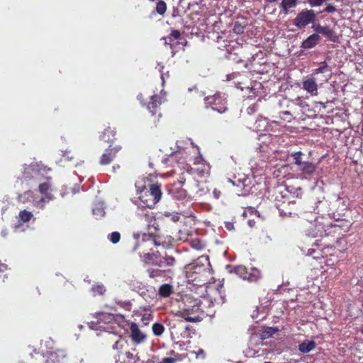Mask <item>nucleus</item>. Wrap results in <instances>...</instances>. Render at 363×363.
<instances>
[{
    "label": "nucleus",
    "mask_w": 363,
    "mask_h": 363,
    "mask_svg": "<svg viewBox=\"0 0 363 363\" xmlns=\"http://www.w3.org/2000/svg\"><path fill=\"white\" fill-rule=\"evenodd\" d=\"M348 204V200L346 198L334 195L330 199L318 201L315 211L318 214L328 216L335 220H339L349 211Z\"/></svg>",
    "instance_id": "nucleus-1"
},
{
    "label": "nucleus",
    "mask_w": 363,
    "mask_h": 363,
    "mask_svg": "<svg viewBox=\"0 0 363 363\" xmlns=\"http://www.w3.org/2000/svg\"><path fill=\"white\" fill-rule=\"evenodd\" d=\"M162 162L167 166H171L174 169L172 171V174L179 173L178 182L184 184L186 182V176L189 174L191 166L186 162V153L182 151H177L172 153L167 157L162 160Z\"/></svg>",
    "instance_id": "nucleus-2"
},
{
    "label": "nucleus",
    "mask_w": 363,
    "mask_h": 363,
    "mask_svg": "<svg viewBox=\"0 0 363 363\" xmlns=\"http://www.w3.org/2000/svg\"><path fill=\"white\" fill-rule=\"evenodd\" d=\"M137 194L141 202L147 208H152L160 201L162 192L161 184L158 182L152 183L149 185L140 186L139 182L135 184Z\"/></svg>",
    "instance_id": "nucleus-3"
},
{
    "label": "nucleus",
    "mask_w": 363,
    "mask_h": 363,
    "mask_svg": "<svg viewBox=\"0 0 363 363\" xmlns=\"http://www.w3.org/2000/svg\"><path fill=\"white\" fill-rule=\"evenodd\" d=\"M300 106L298 102L281 97L277 104V114L280 121L291 123L298 116Z\"/></svg>",
    "instance_id": "nucleus-4"
},
{
    "label": "nucleus",
    "mask_w": 363,
    "mask_h": 363,
    "mask_svg": "<svg viewBox=\"0 0 363 363\" xmlns=\"http://www.w3.org/2000/svg\"><path fill=\"white\" fill-rule=\"evenodd\" d=\"M186 276L189 282L194 286H201L209 282L211 272L203 264H192L189 265Z\"/></svg>",
    "instance_id": "nucleus-5"
},
{
    "label": "nucleus",
    "mask_w": 363,
    "mask_h": 363,
    "mask_svg": "<svg viewBox=\"0 0 363 363\" xmlns=\"http://www.w3.org/2000/svg\"><path fill=\"white\" fill-rule=\"evenodd\" d=\"M323 216L317 217L313 223H310L306 233L307 235L313 238L320 237L319 242H324L332 234L330 223L325 222Z\"/></svg>",
    "instance_id": "nucleus-6"
},
{
    "label": "nucleus",
    "mask_w": 363,
    "mask_h": 363,
    "mask_svg": "<svg viewBox=\"0 0 363 363\" xmlns=\"http://www.w3.org/2000/svg\"><path fill=\"white\" fill-rule=\"evenodd\" d=\"M201 313L200 301L196 299L194 301L192 306L186 305L182 311L178 312L177 315L188 322L196 323L202 320Z\"/></svg>",
    "instance_id": "nucleus-7"
},
{
    "label": "nucleus",
    "mask_w": 363,
    "mask_h": 363,
    "mask_svg": "<svg viewBox=\"0 0 363 363\" xmlns=\"http://www.w3.org/2000/svg\"><path fill=\"white\" fill-rule=\"evenodd\" d=\"M204 101L206 107H211L220 113L225 112L228 109L226 97L220 92L206 96Z\"/></svg>",
    "instance_id": "nucleus-8"
},
{
    "label": "nucleus",
    "mask_w": 363,
    "mask_h": 363,
    "mask_svg": "<svg viewBox=\"0 0 363 363\" xmlns=\"http://www.w3.org/2000/svg\"><path fill=\"white\" fill-rule=\"evenodd\" d=\"M315 18L316 14L313 10L305 9L296 15L293 24L298 29H302L313 23Z\"/></svg>",
    "instance_id": "nucleus-9"
},
{
    "label": "nucleus",
    "mask_w": 363,
    "mask_h": 363,
    "mask_svg": "<svg viewBox=\"0 0 363 363\" xmlns=\"http://www.w3.org/2000/svg\"><path fill=\"white\" fill-rule=\"evenodd\" d=\"M302 155L303 153L301 151L291 154L294 164L298 167V170L304 175L311 176L315 172L317 165L309 161H303Z\"/></svg>",
    "instance_id": "nucleus-10"
},
{
    "label": "nucleus",
    "mask_w": 363,
    "mask_h": 363,
    "mask_svg": "<svg viewBox=\"0 0 363 363\" xmlns=\"http://www.w3.org/2000/svg\"><path fill=\"white\" fill-rule=\"evenodd\" d=\"M177 264V260L174 257L165 255L164 257H160L155 267H158L163 270H169L167 274L169 278H172L174 274V267Z\"/></svg>",
    "instance_id": "nucleus-11"
},
{
    "label": "nucleus",
    "mask_w": 363,
    "mask_h": 363,
    "mask_svg": "<svg viewBox=\"0 0 363 363\" xmlns=\"http://www.w3.org/2000/svg\"><path fill=\"white\" fill-rule=\"evenodd\" d=\"M318 242V240H316L314 244L315 245L321 246L323 247L321 249H308L307 255L311 256L313 259H320V257H328V252L330 250H335V248H333V247H330L326 241L320 242V243H319Z\"/></svg>",
    "instance_id": "nucleus-12"
},
{
    "label": "nucleus",
    "mask_w": 363,
    "mask_h": 363,
    "mask_svg": "<svg viewBox=\"0 0 363 363\" xmlns=\"http://www.w3.org/2000/svg\"><path fill=\"white\" fill-rule=\"evenodd\" d=\"M121 150V145H116L113 147L109 145L108 147L106 149L105 152L100 157L99 163L101 165H107L111 163L116 157V154Z\"/></svg>",
    "instance_id": "nucleus-13"
},
{
    "label": "nucleus",
    "mask_w": 363,
    "mask_h": 363,
    "mask_svg": "<svg viewBox=\"0 0 363 363\" xmlns=\"http://www.w3.org/2000/svg\"><path fill=\"white\" fill-rule=\"evenodd\" d=\"M330 236L333 238V240H330V238L325 241L329 245L330 247H333L335 248V250H337L339 253H343L347 249V241L343 237H340V235H337L335 234H331Z\"/></svg>",
    "instance_id": "nucleus-14"
},
{
    "label": "nucleus",
    "mask_w": 363,
    "mask_h": 363,
    "mask_svg": "<svg viewBox=\"0 0 363 363\" xmlns=\"http://www.w3.org/2000/svg\"><path fill=\"white\" fill-rule=\"evenodd\" d=\"M335 222L339 223H330L331 231L333 236H335V234L340 235L341 234V230H343L344 232H347L352 225L351 220L344 217H341V219L335 220Z\"/></svg>",
    "instance_id": "nucleus-15"
},
{
    "label": "nucleus",
    "mask_w": 363,
    "mask_h": 363,
    "mask_svg": "<svg viewBox=\"0 0 363 363\" xmlns=\"http://www.w3.org/2000/svg\"><path fill=\"white\" fill-rule=\"evenodd\" d=\"M166 101L164 96L161 94H154L150 97V101L147 104V108L152 115L157 113L160 105Z\"/></svg>",
    "instance_id": "nucleus-16"
},
{
    "label": "nucleus",
    "mask_w": 363,
    "mask_h": 363,
    "mask_svg": "<svg viewBox=\"0 0 363 363\" xmlns=\"http://www.w3.org/2000/svg\"><path fill=\"white\" fill-rule=\"evenodd\" d=\"M39 191L43 196L38 201V203L43 202H49L54 199L52 194L51 185L49 182H44L39 185Z\"/></svg>",
    "instance_id": "nucleus-17"
},
{
    "label": "nucleus",
    "mask_w": 363,
    "mask_h": 363,
    "mask_svg": "<svg viewBox=\"0 0 363 363\" xmlns=\"http://www.w3.org/2000/svg\"><path fill=\"white\" fill-rule=\"evenodd\" d=\"M130 337L134 343L140 344L143 342L146 335L140 330L138 325L135 323H131L130 325Z\"/></svg>",
    "instance_id": "nucleus-18"
},
{
    "label": "nucleus",
    "mask_w": 363,
    "mask_h": 363,
    "mask_svg": "<svg viewBox=\"0 0 363 363\" xmlns=\"http://www.w3.org/2000/svg\"><path fill=\"white\" fill-rule=\"evenodd\" d=\"M99 138L101 141L109 143L112 145L113 143L116 140V130L115 128L108 127L104 130Z\"/></svg>",
    "instance_id": "nucleus-19"
},
{
    "label": "nucleus",
    "mask_w": 363,
    "mask_h": 363,
    "mask_svg": "<svg viewBox=\"0 0 363 363\" xmlns=\"http://www.w3.org/2000/svg\"><path fill=\"white\" fill-rule=\"evenodd\" d=\"M331 68L328 66L327 62L324 61L320 62V67L313 71V75H315L320 73L323 74L324 79H323V81L328 82L331 77Z\"/></svg>",
    "instance_id": "nucleus-20"
},
{
    "label": "nucleus",
    "mask_w": 363,
    "mask_h": 363,
    "mask_svg": "<svg viewBox=\"0 0 363 363\" xmlns=\"http://www.w3.org/2000/svg\"><path fill=\"white\" fill-rule=\"evenodd\" d=\"M303 89L311 96L318 94V85L313 77L307 79L303 82Z\"/></svg>",
    "instance_id": "nucleus-21"
},
{
    "label": "nucleus",
    "mask_w": 363,
    "mask_h": 363,
    "mask_svg": "<svg viewBox=\"0 0 363 363\" xmlns=\"http://www.w3.org/2000/svg\"><path fill=\"white\" fill-rule=\"evenodd\" d=\"M169 272V270H163V269H160L158 267L157 268L151 267L147 269V274L148 277L151 279H169V277H167V274Z\"/></svg>",
    "instance_id": "nucleus-22"
},
{
    "label": "nucleus",
    "mask_w": 363,
    "mask_h": 363,
    "mask_svg": "<svg viewBox=\"0 0 363 363\" xmlns=\"http://www.w3.org/2000/svg\"><path fill=\"white\" fill-rule=\"evenodd\" d=\"M320 41V36L318 33H313L302 42L301 48L303 49H311Z\"/></svg>",
    "instance_id": "nucleus-23"
},
{
    "label": "nucleus",
    "mask_w": 363,
    "mask_h": 363,
    "mask_svg": "<svg viewBox=\"0 0 363 363\" xmlns=\"http://www.w3.org/2000/svg\"><path fill=\"white\" fill-rule=\"evenodd\" d=\"M160 257V253L159 252L152 253H145L141 256V259L143 263L145 264H152L156 266L159 259Z\"/></svg>",
    "instance_id": "nucleus-24"
},
{
    "label": "nucleus",
    "mask_w": 363,
    "mask_h": 363,
    "mask_svg": "<svg viewBox=\"0 0 363 363\" xmlns=\"http://www.w3.org/2000/svg\"><path fill=\"white\" fill-rule=\"evenodd\" d=\"M318 33H320L327 37L330 40L335 41V35L334 30L328 26H323L318 25L315 28Z\"/></svg>",
    "instance_id": "nucleus-25"
},
{
    "label": "nucleus",
    "mask_w": 363,
    "mask_h": 363,
    "mask_svg": "<svg viewBox=\"0 0 363 363\" xmlns=\"http://www.w3.org/2000/svg\"><path fill=\"white\" fill-rule=\"evenodd\" d=\"M152 233H151V234H145V233L143 234L142 238H141V240H140V239H138V240L137 242V244L135 245V247L133 248L134 251L137 250L140 247V246L141 245V242H151L155 246H160V242H159L157 240L155 237H152Z\"/></svg>",
    "instance_id": "nucleus-26"
},
{
    "label": "nucleus",
    "mask_w": 363,
    "mask_h": 363,
    "mask_svg": "<svg viewBox=\"0 0 363 363\" xmlns=\"http://www.w3.org/2000/svg\"><path fill=\"white\" fill-rule=\"evenodd\" d=\"M316 347V343L313 340H305L298 345V350L301 352L306 354L313 350Z\"/></svg>",
    "instance_id": "nucleus-27"
},
{
    "label": "nucleus",
    "mask_w": 363,
    "mask_h": 363,
    "mask_svg": "<svg viewBox=\"0 0 363 363\" xmlns=\"http://www.w3.org/2000/svg\"><path fill=\"white\" fill-rule=\"evenodd\" d=\"M298 5V0H281L280 7L284 14H288L289 9Z\"/></svg>",
    "instance_id": "nucleus-28"
},
{
    "label": "nucleus",
    "mask_w": 363,
    "mask_h": 363,
    "mask_svg": "<svg viewBox=\"0 0 363 363\" xmlns=\"http://www.w3.org/2000/svg\"><path fill=\"white\" fill-rule=\"evenodd\" d=\"M173 293V287L169 284L161 285L158 290V294L163 298H167Z\"/></svg>",
    "instance_id": "nucleus-29"
},
{
    "label": "nucleus",
    "mask_w": 363,
    "mask_h": 363,
    "mask_svg": "<svg viewBox=\"0 0 363 363\" xmlns=\"http://www.w3.org/2000/svg\"><path fill=\"white\" fill-rule=\"evenodd\" d=\"M260 271L256 268H252L250 272H248L245 279L250 282H255L260 278Z\"/></svg>",
    "instance_id": "nucleus-30"
},
{
    "label": "nucleus",
    "mask_w": 363,
    "mask_h": 363,
    "mask_svg": "<svg viewBox=\"0 0 363 363\" xmlns=\"http://www.w3.org/2000/svg\"><path fill=\"white\" fill-rule=\"evenodd\" d=\"M181 33L178 30H172L171 33L167 36L164 37L163 39L164 40V44L166 45H172V43L174 40H177L180 38Z\"/></svg>",
    "instance_id": "nucleus-31"
},
{
    "label": "nucleus",
    "mask_w": 363,
    "mask_h": 363,
    "mask_svg": "<svg viewBox=\"0 0 363 363\" xmlns=\"http://www.w3.org/2000/svg\"><path fill=\"white\" fill-rule=\"evenodd\" d=\"M140 360L138 354H133L130 352H126L122 363H138Z\"/></svg>",
    "instance_id": "nucleus-32"
},
{
    "label": "nucleus",
    "mask_w": 363,
    "mask_h": 363,
    "mask_svg": "<svg viewBox=\"0 0 363 363\" xmlns=\"http://www.w3.org/2000/svg\"><path fill=\"white\" fill-rule=\"evenodd\" d=\"M19 219L23 223L29 222L33 217V213L27 210H23L19 212Z\"/></svg>",
    "instance_id": "nucleus-33"
},
{
    "label": "nucleus",
    "mask_w": 363,
    "mask_h": 363,
    "mask_svg": "<svg viewBox=\"0 0 363 363\" xmlns=\"http://www.w3.org/2000/svg\"><path fill=\"white\" fill-rule=\"evenodd\" d=\"M167 6L166 2L163 0H160L156 4L155 11L158 14L164 16L167 11Z\"/></svg>",
    "instance_id": "nucleus-34"
},
{
    "label": "nucleus",
    "mask_w": 363,
    "mask_h": 363,
    "mask_svg": "<svg viewBox=\"0 0 363 363\" xmlns=\"http://www.w3.org/2000/svg\"><path fill=\"white\" fill-rule=\"evenodd\" d=\"M235 273L240 276L243 279H245L247 274H248L247 269L245 266H237L234 268Z\"/></svg>",
    "instance_id": "nucleus-35"
},
{
    "label": "nucleus",
    "mask_w": 363,
    "mask_h": 363,
    "mask_svg": "<svg viewBox=\"0 0 363 363\" xmlns=\"http://www.w3.org/2000/svg\"><path fill=\"white\" fill-rule=\"evenodd\" d=\"M152 332L156 336H160L164 331V327L162 323H155L152 325Z\"/></svg>",
    "instance_id": "nucleus-36"
},
{
    "label": "nucleus",
    "mask_w": 363,
    "mask_h": 363,
    "mask_svg": "<svg viewBox=\"0 0 363 363\" xmlns=\"http://www.w3.org/2000/svg\"><path fill=\"white\" fill-rule=\"evenodd\" d=\"M245 24H242L238 21H235L234 25H233V30L235 33L236 34H242L244 33L245 31Z\"/></svg>",
    "instance_id": "nucleus-37"
},
{
    "label": "nucleus",
    "mask_w": 363,
    "mask_h": 363,
    "mask_svg": "<svg viewBox=\"0 0 363 363\" xmlns=\"http://www.w3.org/2000/svg\"><path fill=\"white\" fill-rule=\"evenodd\" d=\"M108 239L113 243L116 244L121 240V234L117 232H112L111 233L108 235Z\"/></svg>",
    "instance_id": "nucleus-38"
},
{
    "label": "nucleus",
    "mask_w": 363,
    "mask_h": 363,
    "mask_svg": "<svg viewBox=\"0 0 363 363\" xmlns=\"http://www.w3.org/2000/svg\"><path fill=\"white\" fill-rule=\"evenodd\" d=\"M33 197V192L31 191H27L24 192L23 194L18 196V201L23 203H26V201L29 200Z\"/></svg>",
    "instance_id": "nucleus-39"
},
{
    "label": "nucleus",
    "mask_w": 363,
    "mask_h": 363,
    "mask_svg": "<svg viewBox=\"0 0 363 363\" xmlns=\"http://www.w3.org/2000/svg\"><path fill=\"white\" fill-rule=\"evenodd\" d=\"M45 363H61L60 357L56 353H51L45 362Z\"/></svg>",
    "instance_id": "nucleus-40"
},
{
    "label": "nucleus",
    "mask_w": 363,
    "mask_h": 363,
    "mask_svg": "<svg viewBox=\"0 0 363 363\" xmlns=\"http://www.w3.org/2000/svg\"><path fill=\"white\" fill-rule=\"evenodd\" d=\"M174 197L177 199H185L187 196L186 191L182 189H179L177 192L174 193Z\"/></svg>",
    "instance_id": "nucleus-41"
},
{
    "label": "nucleus",
    "mask_w": 363,
    "mask_h": 363,
    "mask_svg": "<svg viewBox=\"0 0 363 363\" xmlns=\"http://www.w3.org/2000/svg\"><path fill=\"white\" fill-rule=\"evenodd\" d=\"M278 331H279V330L277 328H267L265 330V331H264L263 336L264 337H269L272 336V335H274V333H276Z\"/></svg>",
    "instance_id": "nucleus-42"
},
{
    "label": "nucleus",
    "mask_w": 363,
    "mask_h": 363,
    "mask_svg": "<svg viewBox=\"0 0 363 363\" xmlns=\"http://www.w3.org/2000/svg\"><path fill=\"white\" fill-rule=\"evenodd\" d=\"M328 0H307L308 3L312 6H320Z\"/></svg>",
    "instance_id": "nucleus-43"
},
{
    "label": "nucleus",
    "mask_w": 363,
    "mask_h": 363,
    "mask_svg": "<svg viewBox=\"0 0 363 363\" xmlns=\"http://www.w3.org/2000/svg\"><path fill=\"white\" fill-rule=\"evenodd\" d=\"M337 11L336 7L331 4H327L325 8L323 10L322 12L333 13Z\"/></svg>",
    "instance_id": "nucleus-44"
},
{
    "label": "nucleus",
    "mask_w": 363,
    "mask_h": 363,
    "mask_svg": "<svg viewBox=\"0 0 363 363\" xmlns=\"http://www.w3.org/2000/svg\"><path fill=\"white\" fill-rule=\"evenodd\" d=\"M149 227H152L155 230V231H157L159 230V225L156 221V219L153 217H150V220L149 221L148 224Z\"/></svg>",
    "instance_id": "nucleus-45"
},
{
    "label": "nucleus",
    "mask_w": 363,
    "mask_h": 363,
    "mask_svg": "<svg viewBox=\"0 0 363 363\" xmlns=\"http://www.w3.org/2000/svg\"><path fill=\"white\" fill-rule=\"evenodd\" d=\"M92 289L94 291H96L99 294L101 295L103 294L105 291V288L103 285L94 286Z\"/></svg>",
    "instance_id": "nucleus-46"
},
{
    "label": "nucleus",
    "mask_w": 363,
    "mask_h": 363,
    "mask_svg": "<svg viewBox=\"0 0 363 363\" xmlns=\"http://www.w3.org/2000/svg\"><path fill=\"white\" fill-rule=\"evenodd\" d=\"M123 346V342L119 339L118 340L116 341V342L114 343L113 346V348L114 350H119V349H121Z\"/></svg>",
    "instance_id": "nucleus-47"
},
{
    "label": "nucleus",
    "mask_w": 363,
    "mask_h": 363,
    "mask_svg": "<svg viewBox=\"0 0 363 363\" xmlns=\"http://www.w3.org/2000/svg\"><path fill=\"white\" fill-rule=\"evenodd\" d=\"M176 359L172 357H164L162 359V362L158 363H175Z\"/></svg>",
    "instance_id": "nucleus-48"
},
{
    "label": "nucleus",
    "mask_w": 363,
    "mask_h": 363,
    "mask_svg": "<svg viewBox=\"0 0 363 363\" xmlns=\"http://www.w3.org/2000/svg\"><path fill=\"white\" fill-rule=\"evenodd\" d=\"M213 194L215 199H218L221 196V191L218 189H214Z\"/></svg>",
    "instance_id": "nucleus-49"
},
{
    "label": "nucleus",
    "mask_w": 363,
    "mask_h": 363,
    "mask_svg": "<svg viewBox=\"0 0 363 363\" xmlns=\"http://www.w3.org/2000/svg\"><path fill=\"white\" fill-rule=\"evenodd\" d=\"M8 269V266L0 260V272H4Z\"/></svg>",
    "instance_id": "nucleus-50"
},
{
    "label": "nucleus",
    "mask_w": 363,
    "mask_h": 363,
    "mask_svg": "<svg viewBox=\"0 0 363 363\" xmlns=\"http://www.w3.org/2000/svg\"><path fill=\"white\" fill-rule=\"evenodd\" d=\"M104 318H106L108 322H111L114 319V317L111 314L103 315Z\"/></svg>",
    "instance_id": "nucleus-51"
},
{
    "label": "nucleus",
    "mask_w": 363,
    "mask_h": 363,
    "mask_svg": "<svg viewBox=\"0 0 363 363\" xmlns=\"http://www.w3.org/2000/svg\"><path fill=\"white\" fill-rule=\"evenodd\" d=\"M160 72H161V79H162V83H164V78H165V77L167 78L169 77L168 72L166 74L162 72V71L161 69L160 70Z\"/></svg>",
    "instance_id": "nucleus-52"
},
{
    "label": "nucleus",
    "mask_w": 363,
    "mask_h": 363,
    "mask_svg": "<svg viewBox=\"0 0 363 363\" xmlns=\"http://www.w3.org/2000/svg\"><path fill=\"white\" fill-rule=\"evenodd\" d=\"M225 228L228 230H231L234 229L233 224L232 223H229V222L225 223Z\"/></svg>",
    "instance_id": "nucleus-53"
},
{
    "label": "nucleus",
    "mask_w": 363,
    "mask_h": 363,
    "mask_svg": "<svg viewBox=\"0 0 363 363\" xmlns=\"http://www.w3.org/2000/svg\"><path fill=\"white\" fill-rule=\"evenodd\" d=\"M328 253V256H333V255L337 256V253H339V252L337 250H330Z\"/></svg>",
    "instance_id": "nucleus-54"
},
{
    "label": "nucleus",
    "mask_w": 363,
    "mask_h": 363,
    "mask_svg": "<svg viewBox=\"0 0 363 363\" xmlns=\"http://www.w3.org/2000/svg\"><path fill=\"white\" fill-rule=\"evenodd\" d=\"M255 111H256V105H255V104H254V105H252V106H250V107L248 108V113H252V112H255Z\"/></svg>",
    "instance_id": "nucleus-55"
},
{
    "label": "nucleus",
    "mask_w": 363,
    "mask_h": 363,
    "mask_svg": "<svg viewBox=\"0 0 363 363\" xmlns=\"http://www.w3.org/2000/svg\"><path fill=\"white\" fill-rule=\"evenodd\" d=\"M285 203V202L284 201L281 204H277V208L279 209V211L282 213L284 211V208H283V205Z\"/></svg>",
    "instance_id": "nucleus-56"
},
{
    "label": "nucleus",
    "mask_w": 363,
    "mask_h": 363,
    "mask_svg": "<svg viewBox=\"0 0 363 363\" xmlns=\"http://www.w3.org/2000/svg\"><path fill=\"white\" fill-rule=\"evenodd\" d=\"M199 242H200V241H199V240H194V241L192 242V245H193L194 247H197L196 245H197V243H199Z\"/></svg>",
    "instance_id": "nucleus-57"
},
{
    "label": "nucleus",
    "mask_w": 363,
    "mask_h": 363,
    "mask_svg": "<svg viewBox=\"0 0 363 363\" xmlns=\"http://www.w3.org/2000/svg\"><path fill=\"white\" fill-rule=\"evenodd\" d=\"M150 316H151L150 315H147V316H146V315H143V318H142V320H143V321L148 320Z\"/></svg>",
    "instance_id": "nucleus-58"
},
{
    "label": "nucleus",
    "mask_w": 363,
    "mask_h": 363,
    "mask_svg": "<svg viewBox=\"0 0 363 363\" xmlns=\"http://www.w3.org/2000/svg\"><path fill=\"white\" fill-rule=\"evenodd\" d=\"M137 98H138V99L139 101H140L141 102H143V101L144 100V99H143V94H139V95L138 96V97H137Z\"/></svg>",
    "instance_id": "nucleus-59"
},
{
    "label": "nucleus",
    "mask_w": 363,
    "mask_h": 363,
    "mask_svg": "<svg viewBox=\"0 0 363 363\" xmlns=\"http://www.w3.org/2000/svg\"><path fill=\"white\" fill-rule=\"evenodd\" d=\"M318 104L324 108L326 107L325 104L323 102H318Z\"/></svg>",
    "instance_id": "nucleus-60"
},
{
    "label": "nucleus",
    "mask_w": 363,
    "mask_h": 363,
    "mask_svg": "<svg viewBox=\"0 0 363 363\" xmlns=\"http://www.w3.org/2000/svg\"><path fill=\"white\" fill-rule=\"evenodd\" d=\"M6 235H7V232H6V230H2V231H1V235H2L3 237H6Z\"/></svg>",
    "instance_id": "nucleus-61"
},
{
    "label": "nucleus",
    "mask_w": 363,
    "mask_h": 363,
    "mask_svg": "<svg viewBox=\"0 0 363 363\" xmlns=\"http://www.w3.org/2000/svg\"><path fill=\"white\" fill-rule=\"evenodd\" d=\"M229 182H232L233 184H234V182L232 181V179H229Z\"/></svg>",
    "instance_id": "nucleus-62"
},
{
    "label": "nucleus",
    "mask_w": 363,
    "mask_h": 363,
    "mask_svg": "<svg viewBox=\"0 0 363 363\" xmlns=\"http://www.w3.org/2000/svg\"><path fill=\"white\" fill-rule=\"evenodd\" d=\"M361 333L363 335V328L361 330Z\"/></svg>",
    "instance_id": "nucleus-63"
}]
</instances>
